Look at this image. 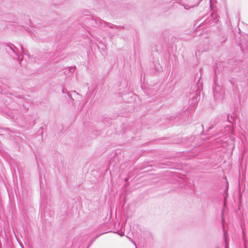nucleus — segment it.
<instances>
[{
  "label": "nucleus",
  "mask_w": 248,
  "mask_h": 248,
  "mask_svg": "<svg viewBox=\"0 0 248 248\" xmlns=\"http://www.w3.org/2000/svg\"><path fill=\"white\" fill-rule=\"evenodd\" d=\"M221 218H222V226L223 227V229H224V213H223V212L222 211L221 212Z\"/></svg>",
  "instance_id": "7"
},
{
  "label": "nucleus",
  "mask_w": 248,
  "mask_h": 248,
  "mask_svg": "<svg viewBox=\"0 0 248 248\" xmlns=\"http://www.w3.org/2000/svg\"><path fill=\"white\" fill-rule=\"evenodd\" d=\"M198 98V96H197L196 97L195 99H196V100H197Z\"/></svg>",
  "instance_id": "12"
},
{
  "label": "nucleus",
  "mask_w": 248,
  "mask_h": 248,
  "mask_svg": "<svg viewBox=\"0 0 248 248\" xmlns=\"http://www.w3.org/2000/svg\"><path fill=\"white\" fill-rule=\"evenodd\" d=\"M129 240L132 243H133L135 245V246H136V243L134 241L131 240V238H129ZM136 248H137V247H136Z\"/></svg>",
  "instance_id": "10"
},
{
  "label": "nucleus",
  "mask_w": 248,
  "mask_h": 248,
  "mask_svg": "<svg viewBox=\"0 0 248 248\" xmlns=\"http://www.w3.org/2000/svg\"><path fill=\"white\" fill-rule=\"evenodd\" d=\"M19 46L20 47V49H21V50L22 53L24 54L25 55H28L27 52H26L25 50V49L23 48L22 45L21 44H19Z\"/></svg>",
  "instance_id": "6"
},
{
  "label": "nucleus",
  "mask_w": 248,
  "mask_h": 248,
  "mask_svg": "<svg viewBox=\"0 0 248 248\" xmlns=\"http://www.w3.org/2000/svg\"><path fill=\"white\" fill-rule=\"evenodd\" d=\"M75 67H70L69 68V71L71 72H73L75 71Z\"/></svg>",
  "instance_id": "9"
},
{
  "label": "nucleus",
  "mask_w": 248,
  "mask_h": 248,
  "mask_svg": "<svg viewBox=\"0 0 248 248\" xmlns=\"http://www.w3.org/2000/svg\"><path fill=\"white\" fill-rule=\"evenodd\" d=\"M14 47L11 46H7L6 48V51L9 53L11 54V53H13L16 55L17 57V60L21 63V62L22 61V57H21V56L18 54V49L14 46Z\"/></svg>",
  "instance_id": "2"
},
{
  "label": "nucleus",
  "mask_w": 248,
  "mask_h": 248,
  "mask_svg": "<svg viewBox=\"0 0 248 248\" xmlns=\"http://www.w3.org/2000/svg\"><path fill=\"white\" fill-rule=\"evenodd\" d=\"M200 2V1H198V3L197 4H196L195 5H191L190 6H189L188 5H185L184 8H185V9H187V10L191 8H193L195 6L198 5L199 4Z\"/></svg>",
  "instance_id": "4"
},
{
  "label": "nucleus",
  "mask_w": 248,
  "mask_h": 248,
  "mask_svg": "<svg viewBox=\"0 0 248 248\" xmlns=\"http://www.w3.org/2000/svg\"><path fill=\"white\" fill-rule=\"evenodd\" d=\"M62 93H64V91L63 90H62Z\"/></svg>",
  "instance_id": "13"
},
{
  "label": "nucleus",
  "mask_w": 248,
  "mask_h": 248,
  "mask_svg": "<svg viewBox=\"0 0 248 248\" xmlns=\"http://www.w3.org/2000/svg\"><path fill=\"white\" fill-rule=\"evenodd\" d=\"M224 238H225V242H226V244H225V245H226V247H227V245H228V243L227 242V240H226V232H225V230H224Z\"/></svg>",
  "instance_id": "8"
},
{
  "label": "nucleus",
  "mask_w": 248,
  "mask_h": 248,
  "mask_svg": "<svg viewBox=\"0 0 248 248\" xmlns=\"http://www.w3.org/2000/svg\"><path fill=\"white\" fill-rule=\"evenodd\" d=\"M95 22H96V24L98 25H100L103 27H106L108 25H109L110 24L102 20H101L100 18H98L95 19Z\"/></svg>",
  "instance_id": "3"
},
{
  "label": "nucleus",
  "mask_w": 248,
  "mask_h": 248,
  "mask_svg": "<svg viewBox=\"0 0 248 248\" xmlns=\"http://www.w3.org/2000/svg\"><path fill=\"white\" fill-rule=\"evenodd\" d=\"M68 94V96L69 98H70V97H71V94L68 93V94Z\"/></svg>",
  "instance_id": "11"
},
{
  "label": "nucleus",
  "mask_w": 248,
  "mask_h": 248,
  "mask_svg": "<svg viewBox=\"0 0 248 248\" xmlns=\"http://www.w3.org/2000/svg\"><path fill=\"white\" fill-rule=\"evenodd\" d=\"M197 85H198V88L196 90V92H197V93H200V92L201 91L202 83H201V82L199 80L197 83Z\"/></svg>",
  "instance_id": "5"
},
{
  "label": "nucleus",
  "mask_w": 248,
  "mask_h": 248,
  "mask_svg": "<svg viewBox=\"0 0 248 248\" xmlns=\"http://www.w3.org/2000/svg\"><path fill=\"white\" fill-rule=\"evenodd\" d=\"M235 117L231 115L230 116L227 115L228 121L230 123V124L225 127L224 133L228 134H232L233 133V122L235 121Z\"/></svg>",
  "instance_id": "1"
}]
</instances>
